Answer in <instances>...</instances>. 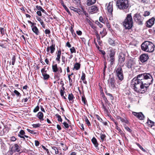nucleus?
<instances>
[{
  "instance_id": "52",
  "label": "nucleus",
  "mask_w": 155,
  "mask_h": 155,
  "mask_svg": "<svg viewBox=\"0 0 155 155\" xmlns=\"http://www.w3.org/2000/svg\"><path fill=\"white\" fill-rule=\"evenodd\" d=\"M63 124L65 128H68L69 127V125L66 122H64Z\"/></svg>"
},
{
  "instance_id": "48",
  "label": "nucleus",
  "mask_w": 155,
  "mask_h": 155,
  "mask_svg": "<svg viewBox=\"0 0 155 155\" xmlns=\"http://www.w3.org/2000/svg\"><path fill=\"white\" fill-rule=\"evenodd\" d=\"M70 50L71 53L76 52V50H75V48L74 47H73L71 48H70Z\"/></svg>"
},
{
  "instance_id": "19",
  "label": "nucleus",
  "mask_w": 155,
  "mask_h": 155,
  "mask_svg": "<svg viewBox=\"0 0 155 155\" xmlns=\"http://www.w3.org/2000/svg\"><path fill=\"white\" fill-rule=\"evenodd\" d=\"M70 8L71 10L73 11L74 12H77L79 14H80L81 12V10L80 9L76 8L73 7H70Z\"/></svg>"
},
{
  "instance_id": "24",
  "label": "nucleus",
  "mask_w": 155,
  "mask_h": 155,
  "mask_svg": "<svg viewBox=\"0 0 155 155\" xmlns=\"http://www.w3.org/2000/svg\"><path fill=\"white\" fill-rule=\"evenodd\" d=\"M74 97L73 94L71 93L69 94L68 96V99L69 101H71L72 102H74Z\"/></svg>"
},
{
  "instance_id": "40",
  "label": "nucleus",
  "mask_w": 155,
  "mask_h": 155,
  "mask_svg": "<svg viewBox=\"0 0 155 155\" xmlns=\"http://www.w3.org/2000/svg\"><path fill=\"white\" fill-rule=\"evenodd\" d=\"M52 149L55 151L56 154H58L59 153V152L57 148L56 147H52Z\"/></svg>"
},
{
  "instance_id": "36",
  "label": "nucleus",
  "mask_w": 155,
  "mask_h": 155,
  "mask_svg": "<svg viewBox=\"0 0 155 155\" xmlns=\"http://www.w3.org/2000/svg\"><path fill=\"white\" fill-rule=\"evenodd\" d=\"M119 61H120L121 63H122L125 60V57H122L121 56H119Z\"/></svg>"
},
{
  "instance_id": "35",
  "label": "nucleus",
  "mask_w": 155,
  "mask_h": 155,
  "mask_svg": "<svg viewBox=\"0 0 155 155\" xmlns=\"http://www.w3.org/2000/svg\"><path fill=\"white\" fill-rule=\"evenodd\" d=\"M108 42L110 45H113L114 46L115 45V43L114 42V41L110 38H109L108 39Z\"/></svg>"
},
{
  "instance_id": "56",
  "label": "nucleus",
  "mask_w": 155,
  "mask_h": 155,
  "mask_svg": "<svg viewBox=\"0 0 155 155\" xmlns=\"http://www.w3.org/2000/svg\"><path fill=\"white\" fill-rule=\"evenodd\" d=\"M42 147L43 149H44L46 151L48 154L50 153L48 150L47 148H46L44 146H42Z\"/></svg>"
},
{
  "instance_id": "42",
  "label": "nucleus",
  "mask_w": 155,
  "mask_h": 155,
  "mask_svg": "<svg viewBox=\"0 0 155 155\" xmlns=\"http://www.w3.org/2000/svg\"><path fill=\"white\" fill-rule=\"evenodd\" d=\"M147 123L151 127H152L154 124V122L150 120H148Z\"/></svg>"
},
{
  "instance_id": "27",
  "label": "nucleus",
  "mask_w": 155,
  "mask_h": 155,
  "mask_svg": "<svg viewBox=\"0 0 155 155\" xmlns=\"http://www.w3.org/2000/svg\"><path fill=\"white\" fill-rule=\"evenodd\" d=\"M19 146L17 144H15L14 145V148L15 150H13L14 152L17 151L19 152L20 151V150L19 149Z\"/></svg>"
},
{
  "instance_id": "37",
  "label": "nucleus",
  "mask_w": 155,
  "mask_h": 155,
  "mask_svg": "<svg viewBox=\"0 0 155 155\" xmlns=\"http://www.w3.org/2000/svg\"><path fill=\"white\" fill-rule=\"evenodd\" d=\"M55 116L58 118V121L61 122L62 121V119L61 118V116L58 114H56Z\"/></svg>"
},
{
  "instance_id": "49",
  "label": "nucleus",
  "mask_w": 155,
  "mask_h": 155,
  "mask_svg": "<svg viewBox=\"0 0 155 155\" xmlns=\"http://www.w3.org/2000/svg\"><path fill=\"white\" fill-rule=\"evenodd\" d=\"M32 125L33 127L36 128L39 127L41 125V124H40L38 123V124H33Z\"/></svg>"
},
{
  "instance_id": "38",
  "label": "nucleus",
  "mask_w": 155,
  "mask_h": 155,
  "mask_svg": "<svg viewBox=\"0 0 155 155\" xmlns=\"http://www.w3.org/2000/svg\"><path fill=\"white\" fill-rule=\"evenodd\" d=\"M27 130L29 133H30L31 134H34V135H36L37 134V133L36 132H35L34 131L31 130L30 129H27Z\"/></svg>"
},
{
  "instance_id": "51",
  "label": "nucleus",
  "mask_w": 155,
  "mask_h": 155,
  "mask_svg": "<svg viewBox=\"0 0 155 155\" xmlns=\"http://www.w3.org/2000/svg\"><path fill=\"white\" fill-rule=\"evenodd\" d=\"M150 14V12H149L146 11L144 13L143 15L144 16L146 17L149 15Z\"/></svg>"
},
{
  "instance_id": "47",
  "label": "nucleus",
  "mask_w": 155,
  "mask_h": 155,
  "mask_svg": "<svg viewBox=\"0 0 155 155\" xmlns=\"http://www.w3.org/2000/svg\"><path fill=\"white\" fill-rule=\"evenodd\" d=\"M81 79L82 81L85 80V74L83 73V72H82V75L81 78Z\"/></svg>"
},
{
  "instance_id": "45",
  "label": "nucleus",
  "mask_w": 155,
  "mask_h": 155,
  "mask_svg": "<svg viewBox=\"0 0 155 155\" xmlns=\"http://www.w3.org/2000/svg\"><path fill=\"white\" fill-rule=\"evenodd\" d=\"M5 31V30L4 28L0 27V32L2 35H4Z\"/></svg>"
},
{
  "instance_id": "5",
  "label": "nucleus",
  "mask_w": 155,
  "mask_h": 155,
  "mask_svg": "<svg viewBox=\"0 0 155 155\" xmlns=\"http://www.w3.org/2000/svg\"><path fill=\"white\" fill-rule=\"evenodd\" d=\"M114 72L118 79L122 81L124 79L123 72L122 68L120 66H118L114 70Z\"/></svg>"
},
{
  "instance_id": "12",
  "label": "nucleus",
  "mask_w": 155,
  "mask_h": 155,
  "mask_svg": "<svg viewBox=\"0 0 155 155\" xmlns=\"http://www.w3.org/2000/svg\"><path fill=\"white\" fill-rule=\"evenodd\" d=\"M107 10L108 12L112 14L113 10V3L112 2H110L108 4L107 7Z\"/></svg>"
},
{
  "instance_id": "22",
  "label": "nucleus",
  "mask_w": 155,
  "mask_h": 155,
  "mask_svg": "<svg viewBox=\"0 0 155 155\" xmlns=\"http://www.w3.org/2000/svg\"><path fill=\"white\" fill-rule=\"evenodd\" d=\"M52 69L53 71L54 72H56L58 71V68L57 67V64L52 65Z\"/></svg>"
},
{
  "instance_id": "3",
  "label": "nucleus",
  "mask_w": 155,
  "mask_h": 155,
  "mask_svg": "<svg viewBox=\"0 0 155 155\" xmlns=\"http://www.w3.org/2000/svg\"><path fill=\"white\" fill-rule=\"evenodd\" d=\"M142 50L144 51L149 52H153L154 49V45L151 42L145 41L143 43L141 46Z\"/></svg>"
},
{
  "instance_id": "1",
  "label": "nucleus",
  "mask_w": 155,
  "mask_h": 155,
  "mask_svg": "<svg viewBox=\"0 0 155 155\" xmlns=\"http://www.w3.org/2000/svg\"><path fill=\"white\" fill-rule=\"evenodd\" d=\"M152 76L149 73H143L138 75L133 79L131 85L134 90L139 93H144L153 81Z\"/></svg>"
},
{
  "instance_id": "9",
  "label": "nucleus",
  "mask_w": 155,
  "mask_h": 155,
  "mask_svg": "<svg viewBox=\"0 0 155 155\" xmlns=\"http://www.w3.org/2000/svg\"><path fill=\"white\" fill-rule=\"evenodd\" d=\"M149 57L148 54H143L141 55L140 57V59L142 62H144L146 61L148 59Z\"/></svg>"
},
{
  "instance_id": "10",
  "label": "nucleus",
  "mask_w": 155,
  "mask_h": 155,
  "mask_svg": "<svg viewBox=\"0 0 155 155\" xmlns=\"http://www.w3.org/2000/svg\"><path fill=\"white\" fill-rule=\"evenodd\" d=\"M108 82L109 85H110V86L112 88H114L115 87V80L114 77L110 78L109 79Z\"/></svg>"
},
{
  "instance_id": "7",
  "label": "nucleus",
  "mask_w": 155,
  "mask_h": 155,
  "mask_svg": "<svg viewBox=\"0 0 155 155\" xmlns=\"http://www.w3.org/2000/svg\"><path fill=\"white\" fill-rule=\"evenodd\" d=\"M135 64V62L134 61L130 59L127 61L126 66L128 68L131 69L134 67Z\"/></svg>"
},
{
  "instance_id": "62",
  "label": "nucleus",
  "mask_w": 155,
  "mask_h": 155,
  "mask_svg": "<svg viewBox=\"0 0 155 155\" xmlns=\"http://www.w3.org/2000/svg\"><path fill=\"white\" fill-rule=\"evenodd\" d=\"M45 33L46 34H49L50 33V31L49 29H46L45 30Z\"/></svg>"
},
{
  "instance_id": "57",
  "label": "nucleus",
  "mask_w": 155,
  "mask_h": 155,
  "mask_svg": "<svg viewBox=\"0 0 155 155\" xmlns=\"http://www.w3.org/2000/svg\"><path fill=\"white\" fill-rule=\"evenodd\" d=\"M41 71L42 73V75L44 73L46 74L47 72V71L45 70V68H43L41 70Z\"/></svg>"
},
{
  "instance_id": "20",
  "label": "nucleus",
  "mask_w": 155,
  "mask_h": 155,
  "mask_svg": "<svg viewBox=\"0 0 155 155\" xmlns=\"http://www.w3.org/2000/svg\"><path fill=\"white\" fill-rule=\"evenodd\" d=\"M55 44H52L51 46L49 47L50 50V52L51 54H53L55 50Z\"/></svg>"
},
{
  "instance_id": "34",
  "label": "nucleus",
  "mask_w": 155,
  "mask_h": 155,
  "mask_svg": "<svg viewBox=\"0 0 155 155\" xmlns=\"http://www.w3.org/2000/svg\"><path fill=\"white\" fill-rule=\"evenodd\" d=\"M60 75L59 73H57L54 75V78L57 81H59L60 79Z\"/></svg>"
},
{
  "instance_id": "43",
  "label": "nucleus",
  "mask_w": 155,
  "mask_h": 155,
  "mask_svg": "<svg viewBox=\"0 0 155 155\" xmlns=\"http://www.w3.org/2000/svg\"><path fill=\"white\" fill-rule=\"evenodd\" d=\"M136 144L144 152H146V150L139 143H137Z\"/></svg>"
},
{
  "instance_id": "30",
  "label": "nucleus",
  "mask_w": 155,
  "mask_h": 155,
  "mask_svg": "<svg viewBox=\"0 0 155 155\" xmlns=\"http://www.w3.org/2000/svg\"><path fill=\"white\" fill-rule=\"evenodd\" d=\"M42 75L44 79L45 80H48L50 78L49 75L46 73H44Z\"/></svg>"
},
{
  "instance_id": "61",
  "label": "nucleus",
  "mask_w": 155,
  "mask_h": 155,
  "mask_svg": "<svg viewBox=\"0 0 155 155\" xmlns=\"http://www.w3.org/2000/svg\"><path fill=\"white\" fill-rule=\"evenodd\" d=\"M61 58H62V62L63 63L62 64V65H63V64H64L65 63V57L64 56H62L61 57Z\"/></svg>"
},
{
  "instance_id": "46",
  "label": "nucleus",
  "mask_w": 155,
  "mask_h": 155,
  "mask_svg": "<svg viewBox=\"0 0 155 155\" xmlns=\"http://www.w3.org/2000/svg\"><path fill=\"white\" fill-rule=\"evenodd\" d=\"M15 61V56H14L12 58V64L14 65Z\"/></svg>"
},
{
  "instance_id": "60",
  "label": "nucleus",
  "mask_w": 155,
  "mask_h": 155,
  "mask_svg": "<svg viewBox=\"0 0 155 155\" xmlns=\"http://www.w3.org/2000/svg\"><path fill=\"white\" fill-rule=\"evenodd\" d=\"M96 24L98 25L100 28H101L102 27V25L98 21H96Z\"/></svg>"
},
{
  "instance_id": "54",
  "label": "nucleus",
  "mask_w": 155,
  "mask_h": 155,
  "mask_svg": "<svg viewBox=\"0 0 155 155\" xmlns=\"http://www.w3.org/2000/svg\"><path fill=\"white\" fill-rule=\"evenodd\" d=\"M125 128L126 130L129 132L130 133L131 132L132 130L128 127L127 126H125Z\"/></svg>"
},
{
  "instance_id": "17",
  "label": "nucleus",
  "mask_w": 155,
  "mask_h": 155,
  "mask_svg": "<svg viewBox=\"0 0 155 155\" xmlns=\"http://www.w3.org/2000/svg\"><path fill=\"white\" fill-rule=\"evenodd\" d=\"M25 134V132L23 130H21L19 132V134H18V136L21 138L23 139L24 140H25V138L24 136H23Z\"/></svg>"
},
{
  "instance_id": "59",
  "label": "nucleus",
  "mask_w": 155,
  "mask_h": 155,
  "mask_svg": "<svg viewBox=\"0 0 155 155\" xmlns=\"http://www.w3.org/2000/svg\"><path fill=\"white\" fill-rule=\"evenodd\" d=\"M64 8L69 14H70V12L66 6H64Z\"/></svg>"
},
{
  "instance_id": "14",
  "label": "nucleus",
  "mask_w": 155,
  "mask_h": 155,
  "mask_svg": "<svg viewBox=\"0 0 155 155\" xmlns=\"http://www.w3.org/2000/svg\"><path fill=\"white\" fill-rule=\"evenodd\" d=\"M97 11L98 9L96 6L93 5L91 7L90 12H91L92 14L97 13Z\"/></svg>"
},
{
  "instance_id": "44",
  "label": "nucleus",
  "mask_w": 155,
  "mask_h": 155,
  "mask_svg": "<svg viewBox=\"0 0 155 155\" xmlns=\"http://www.w3.org/2000/svg\"><path fill=\"white\" fill-rule=\"evenodd\" d=\"M13 150L12 148L10 150L7 152L6 155H12L13 154Z\"/></svg>"
},
{
  "instance_id": "32",
  "label": "nucleus",
  "mask_w": 155,
  "mask_h": 155,
  "mask_svg": "<svg viewBox=\"0 0 155 155\" xmlns=\"http://www.w3.org/2000/svg\"><path fill=\"white\" fill-rule=\"evenodd\" d=\"M81 100L84 104H86L87 101L84 94L82 96Z\"/></svg>"
},
{
  "instance_id": "21",
  "label": "nucleus",
  "mask_w": 155,
  "mask_h": 155,
  "mask_svg": "<svg viewBox=\"0 0 155 155\" xmlns=\"http://www.w3.org/2000/svg\"><path fill=\"white\" fill-rule=\"evenodd\" d=\"M96 0H87V5L88 6L91 5L96 2Z\"/></svg>"
},
{
  "instance_id": "16",
  "label": "nucleus",
  "mask_w": 155,
  "mask_h": 155,
  "mask_svg": "<svg viewBox=\"0 0 155 155\" xmlns=\"http://www.w3.org/2000/svg\"><path fill=\"white\" fill-rule=\"evenodd\" d=\"M37 117H38V118L41 120H43L44 119V114L43 113L41 112H39L37 115Z\"/></svg>"
},
{
  "instance_id": "4",
  "label": "nucleus",
  "mask_w": 155,
  "mask_h": 155,
  "mask_svg": "<svg viewBox=\"0 0 155 155\" xmlns=\"http://www.w3.org/2000/svg\"><path fill=\"white\" fill-rule=\"evenodd\" d=\"M116 5L120 9H127L129 6L128 0H117Z\"/></svg>"
},
{
  "instance_id": "11",
  "label": "nucleus",
  "mask_w": 155,
  "mask_h": 155,
  "mask_svg": "<svg viewBox=\"0 0 155 155\" xmlns=\"http://www.w3.org/2000/svg\"><path fill=\"white\" fill-rule=\"evenodd\" d=\"M155 18H152L149 19L147 22V26L148 28H150L154 24Z\"/></svg>"
},
{
  "instance_id": "23",
  "label": "nucleus",
  "mask_w": 155,
  "mask_h": 155,
  "mask_svg": "<svg viewBox=\"0 0 155 155\" xmlns=\"http://www.w3.org/2000/svg\"><path fill=\"white\" fill-rule=\"evenodd\" d=\"M14 94H12V95L13 96H14L15 94L16 95L17 97H20L21 96V95L20 93L16 90H15L14 91Z\"/></svg>"
},
{
  "instance_id": "2",
  "label": "nucleus",
  "mask_w": 155,
  "mask_h": 155,
  "mask_svg": "<svg viewBox=\"0 0 155 155\" xmlns=\"http://www.w3.org/2000/svg\"><path fill=\"white\" fill-rule=\"evenodd\" d=\"M122 24L126 29H130L132 28L133 25V22L131 13L127 15Z\"/></svg>"
},
{
  "instance_id": "63",
  "label": "nucleus",
  "mask_w": 155,
  "mask_h": 155,
  "mask_svg": "<svg viewBox=\"0 0 155 155\" xmlns=\"http://www.w3.org/2000/svg\"><path fill=\"white\" fill-rule=\"evenodd\" d=\"M35 145L38 147L39 146V142L38 140H35Z\"/></svg>"
},
{
  "instance_id": "50",
  "label": "nucleus",
  "mask_w": 155,
  "mask_h": 155,
  "mask_svg": "<svg viewBox=\"0 0 155 155\" xmlns=\"http://www.w3.org/2000/svg\"><path fill=\"white\" fill-rule=\"evenodd\" d=\"M95 116L98 120H99L101 122H102V119L97 114Z\"/></svg>"
},
{
  "instance_id": "31",
  "label": "nucleus",
  "mask_w": 155,
  "mask_h": 155,
  "mask_svg": "<svg viewBox=\"0 0 155 155\" xmlns=\"http://www.w3.org/2000/svg\"><path fill=\"white\" fill-rule=\"evenodd\" d=\"M115 60V58L114 57L110 58L109 61L110 62V64L111 66L113 65L114 62Z\"/></svg>"
},
{
  "instance_id": "64",
  "label": "nucleus",
  "mask_w": 155,
  "mask_h": 155,
  "mask_svg": "<svg viewBox=\"0 0 155 155\" xmlns=\"http://www.w3.org/2000/svg\"><path fill=\"white\" fill-rule=\"evenodd\" d=\"M36 8L38 10H39L40 11L42 8L41 6H38V5L36 6Z\"/></svg>"
},
{
  "instance_id": "39",
  "label": "nucleus",
  "mask_w": 155,
  "mask_h": 155,
  "mask_svg": "<svg viewBox=\"0 0 155 155\" xmlns=\"http://www.w3.org/2000/svg\"><path fill=\"white\" fill-rule=\"evenodd\" d=\"M40 108L39 106H37L33 110V111L34 113H36L39 110Z\"/></svg>"
},
{
  "instance_id": "15",
  "label": "nucleus",
  "mask_w": 155,
  "mask_h": 155,
  "mask_svg": "<svg viewBox=\"0 0 155 155\" xmlns=\"http://www.w3.org/2000/svg\"><path fill=\"white\" fill-rule=\"evenodd\" d=\"M91 141L94 145L95 147H96V148L97 149H99V148L98 147V144L96 138L94 137H93L91 140Z\"/></svg>"
},
{
  "instance_id": "13",
  "label": "nucleus",
  "mask_w": 155,
  "mask_h": 155,
  "mask_svg": "<svg viewBox=\"0 0 155 155\" xmlns=\"http://www.w3.org/2000/svg\"><path fill=\"white\" fill-rule=\"evenodd\" d=\"M61 54V49H59L57 52H56L57 57L56 58V60L58 62V63L60 62V58Z\"/></svg>"
},
{
  "instance_id": "8",
  "label": "nucleus",
  "mask_w": 155,
  "mask_h": 155,
  "mask_svg": "<svg viewBox=\"0 0 155 155\" xmlns=\"http://www.w3.org/2000/svg\"><path fill=\"white\" fill-rule=\"evenodd\" d=\"M132 114L140 120H143L145 118L142 112L137 113L133 112Z\"/></svg>"
},
{
  "instance_id": "28",
  "label": "nucleus",
  "mask_w": 155,
  "mask_h": 155,
  "mask_svg": "<svg viewBox=\"0 0 155 155\" xmlns=\"http://www.w3.org/2000/svg\"><path fill=\"white\" fill-rule=\"evenodd\" d=\"M80 67V64L79 63H76L74 65V68H75L76 70H78L79 69Z\"/></svg>"
},
{
  "instance_id": "26",
  "label": "nucleus",
  "mask_w": 155,
  "mask_h": 155,
  "mask_svg": "<svg viewBox=\"0 0 155 155\" xmlns=\"http://www.w3.org/2000/svg\"><path fill=\"white\" fill-rule=\"evenodd\" d=\"M108 54L110 58L114 57L115 54L114 51L113 50L109 51Z\"/></svg>"
},
{
  "instance_id": "41",
  "label": "nucleus",
  "mask_w": 155,
  "mask_h": 155,
  "mask_svg": "<svg viewBox=\"0 0 155 155\" xmlns=\"http://www.w3.org/2000/svg\"><path fill=\"white\" fill-rule=\"evenodd\" d=\"M89 21V22L90 25L91 26V27L94 29H95L96 28V26L94 25V24L92 23V22H91L90 21Z\"/></svg>"
},
{
  "instance_id": "33",
  "label": "nucleus",
  "mask_w": 155,
  "mask_h": 155,
  "mask_svg": "<svg viewBox=\"0 0 155 155\" xmlns=\"http://www.w3.org/2000/svg\"><path fill=\"white\" fill-rule=\"evenodd\" d=\"M84 119H85V121L88 126L91 125V124L88 120L87 119V117L86 116H84Z\"/></svg>"
},
{
  "instance_id": "25",
  "label": "nucleus",
  "mask_w": 155,
  "mask_h": 155,
  "mask_svg": "<svg viewBox=\"0 0 155 155\" xmlns=\"http://www.w3.org/2000/svg\"><path fill=\"white\" fill-rule=\"evenodd\" d=\"M122 122L124 123L125 124H128L129 123L128 120L125 117L124 118H121L120 120Z\"/></svg>"
},
{
  "instance_id": "58",
  "label": "nucleus",
  "mask_w": 155,
  "mask_h": 155,
  "mask_svg": "<svg viewBox=\"0 0 155 155\" xmlns=\"http://www.w3.org/2000/svg\"><path fill=\"white\" fill-rule=\"evenodd\" d=\"M107 95L109 96V98L111 100H112L114 99V97H113L111 94L109 93L108 94H107Z\"/></svg>"
},
{
  "instance_id": "18",
  "label": "nucleus",
  "mask_w": 155,
  "mask_h": 155,
  "mask_svg": "<svg viewBox=\"0 0 155 155\" xmlns=\"http://www.w3.org/2000/svg\"><path fill=\"white\" fill-rule=\"evenodd\" d=\"M32 30L37 35L39 34V31L38 29L36 26H34L32 28Z\"/></svg>"
},
{
  "instance_id": "6",
  "label": "nucleus",
  "mask_w": 155,
  "mask_h": 155,
  "mask_svg": "<svg viewBox=\"0 0 155 155\" xmlns=\"http://www.w3.org/2000/svg\"><path fill=\"white\" fill-rule=\"evenodd\" d=\"M133 18L135 21L139 25H142L143 18L142 17L140 13H137L134 15Z\"/></svg>"
},
{
  "instance_id": "53",
  "label": "nucleus",
  "mask_w": 155,
  "mask_h": 155,
  "mask_svg": "<svg viewBox=\"0 0 155 155\" xmlns=\"http://www.w3.org/2000/svg\"><path fill=\"white\" fill-rule=\"evenodd\" d=\"M69 81V84L70 86H71L72 85L73 83V81L72 80L71 78H68Z\"/></svg>"
},
{
  "instance_id": "55",
  "label": "nucleus",
  "mask_w": 155,
  "mask_h": 155,
  "mask_svg": "<svg viewBox=\"0 0 155 155\" xmlns=\"http://www.w3.org/2000/svg\"><path fill=\"white\" fill-rule=\"evenodd\" d=\"M106 136L105 134H102L101 135V139L102 140H103L105 138V137H106Z\"/></svg>"
},
{
  "instance_id": "29",
  "label": "nucleus",
  "mask_w": 155,
  "mask_h": 155,
  "mask_svg": "<svg viewBox=\"0 0 155 155\" xmlns=\"http://www.w3.org/2000/svg\"><path fill=\"white\" fill-rule=\"evenodd\" d=\"M96 36L97 37V41L98 42L99 45H100L101 44L100 38L99 36V35L97 33H96Z\"/></svg>"
}]
</instances>
